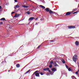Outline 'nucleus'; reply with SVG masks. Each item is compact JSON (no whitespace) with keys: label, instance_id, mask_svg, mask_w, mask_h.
<instances>
[{"label":"nucleus","instance_id":"nucleus-1","mask_svg":"<svg viewBox=\"0 0 79 79\" xmlns=\"http://www.w3.org/2000/svg\"><path fill=\"white\" fill-rule=\"evenodd\" d=\"M46 11L47 12H49L50 15H56V12L52 11L49 8H46L45 9Z\"/></svg>","mask_w":79,"mask_h":79},{"label":"nucleus","instance_id":"nucleus-2","mask_svg":"<svg viewBox=\"0 0 79 79\" xmlns=\"http://www.w3.org/2000/svg\"><path fill=\"white\" fill-rule=\"evenodd\" d=\"M73 61H74L75 63H76V61L77 60V56L76 54L75 55L73 56Z\"/></svg>","mask_w":79,"mask_h":79},{"label":"nucleus","instance_id":"nucleus-3","mask_svg":"<svg viewBox=\"0 0 79 79\" xmlns=\"http://www.w3.org/2000/svg\"><path fill=\"white\" fill-rule=\"evenodd\" d=\"M12 27L11 25L10 24H7L6 25V29L8 31L9 30H10L11 29Z\"/></svg>","mask_w":79,"mask_h":79},{"label":"nucleus","instance_id":"nucleus-4","mask_svg":"<svg viewBox=\"0 0 79 79\" xmlns=\"http://www.w3.org/2000/svg\"><path fill=\"white\" fill-rule=\"evenodd\" d=\"M69 29H74L76 28V27L73 26H69L68 27Z\"/></svg>","mask_w":79,"mask_h":79},{"label":"nucleus","instance_id":"nucleus-5","mask_svg":"<svg viewBox=\"0 0 79 79\" xmlns=\"http://www.w3.org/2000/svg\"><path fill=\"white\" fill-rule=\"evenodd\" d=\"M73 13V11L68 12H67L65 14V16H68V15H70L71 13Z\"/></svg>","mask_w":79,"mask_h":79},{"label":"nucleus","instance_id":"nucleus-6","mask_svg":"<svg viewBox=\"0 0 79 79\" xmlns=\"http://www.w3.org/2000/svg\"><path fill=\"white\" fill-rule=\"evenodd\" d=\"M53 64L54 65L55 67H56L58 66L59 67V65L58 64H56V61L54 62Z\"/></svg>","mask_w":79,"mask_h":79},{"label":"nucleus","instance_id":"nucleus-7","mask_svg":"<svg viewBox=\"0 0 79 79\" xmlns=\"http://www.w3.org/2000/svg\"><path fill=\"white\" fill-rule=\"evenodd\" d=\"M19 15H20V14H15V15L14 16V18H17V17H18V16H19Z\"/></svg>","mask_w":79,"mask_h":79},{"label":"nucleus","instance_id":"nucleus-8","mask_svg":"<svg viewBox=\"0 0 79 79\" xmlns=\"http://www.w3.org/2000/svg\"><path fill=\"white\" fill-rule=\"evenodd\" d=\"M35 76L36 77H39L40 76L39 75V73H35Z\"/></svg>","mask_w":79,"mask_h":79},{"label":"nucleus","instance_id":"nucleus-9","mask_svg":"<svg viewBox=\"0 0 79 79\" xmlns=\"http://www.w3.org/2000/svg\"><path fill=\"white\" fill-rule=\"evenodd\" d=\"M52 71H54V72H55V71H56V69L55 68H53L52 69Z\"/></svg>","mask_w":79,"mask_h":79},{"label":"nucleus","instance_id":"nucleus-10","mask_svg":"<svg viewBox=\"0 0 79 79\" xmlns=\"http://www.w3.org/2000/svg\"><path fill=\"white\" fill-rule=\"evenodd\" d=\"M34 18V17H31L28 20L29 21H31L32 20H33Z\"/></svg>","mask_w":79,"mask_h":79},{"label":"nucleus","instance_id":"nucleus-11","mask_svg":"<svg viewBox=\"0 0 79 79\" xmlns=\"http://www.w3.org/2000/svg\"><path fill=\"white\" fill-rule=\"evenodd\" d=\"M16 67L17 68H19L20 67V65H19V64H18L16 65Z\"/></svg>","mask_w":79,"mask_h":79},{"label":"nucleus","instance_id":"nucleus-12","mask_svg":"<svg viewBox=\"0 0 79 79\" xmlns=\"http://www.w3.org/2000/svg\"><path fill=\"white\" fill-rule=\"evenodd\" d=\"M75 44L77 46H78V45H79V42H78V41H76L75 42Z\"/></svg>","mask_w":79,"mask_h":79},{"label":"nucleus","instance_id":"nucleus-13","mask_svg":"<svg viewBox=\"0 0 79 79\" xmlns=\"http://www.w3.org/2000/svg\"><path fill=\"white\" fill-rule=\"evenodd\" d=\"M26 13H27L28 15H30L31 14V11L29 10H28L27 12H26Z\"/></svg>","mask_w":79,"mask_h":79},{"label":"nucleus","instance_id":"nucleus-14","mask_svg":"<svg viewBox=\"0 0 79 79\" xmlns=\"http://www.w3.org/2000/svg\"><path fill=\"white\" fill-rule=\"evenodd\" d=\"M40 7H41V8H43V9H45V7L42 5H40Z\"/></svg>","mask_w":79,"mask_h":79},{"label":"nucleus","instance_id":"nucleus-15","mask_svg":"<svg viewBox=\"0 0 79 79\" xmlns=\"http://www.w3.org/2000/svg\"><path fill=\"white\" fill-rule=\"evenodd\" d=\"M49 69V68H45L43 69L44 71H47Z\"/></svg>","mask_w":79,"mask_h":79},{"label":"nucleus","instance_id":"nucleus-16","mask_svg":"<svg viewBox=\"0 0 79 79\" xmlns=\"http://www.w3.org/2000/svg\"><path fill=\"white\" fill-rule=\"evenodd\" d=\"M22 7H24V8H28L29 6H27L25 5L22 6Z\"/></svg>","mask_w":79,"mask_h":79},{"label":"nucleus","instance_id":"nucleus-17","mask_svg":"<svg viewBox=\"0 0 79 79\" xmlns=\"http://www.w3.org/2000/svg\"><path fill=\"white\" fill-rule=\"evenodd\" d=\"M0 20H3V21H6V19L5 18H2L0 19Z\"/></svg>","mask_w":79,"mask_h":79},{"label":"nucleus","instance_id":"nucleus-18","mask_svg":"<svg viewBox=\"0 0 79 79\" xmlns=\"http://www.w3.org/2000/svg\"><path fill=\"white\" fill-rule=\"evenodd\" d=\"M43 44H40L39 46H38L37 48H40V47Z\"/></svg>","mask_w":79,"mask_h":79},{"label":"nucleus","instance_id":"nucleus-19","mask_svg":"<svg viewBox=\"0 0 79 79\" xmlns=\"http://www.w3.org/2000/svg\"><path fill=\"white\" fill-rule=\"evenodd\" d=\"M30 70H29L28 71H27L25 73H24V74H26L27 73H28L29 72V71H30Z\"/></svg>","mask_w":79,"mask_h":79},{"label":"nucleus","instance_id":"nucleus-20","mask_svg":"<svg viewBox=\"0 0 79 79\" xmlns=\"http://www.w3.org/2000/svg\"><path fill=\"white\" fill-rule=\"evenodd\" d=\"M52 66L53 65H52V64H51L49 66V67L50 68H52Z\"/></svg>","mask_w":79,"mask_h":79},{"label":"nucleus","instance_id":"nucleus-21","mask_svg":"<svg viewBox=\"0 0 79 79\" xmlns=\"http://www.w3.org/2000/svg\"><path fill=\"white\" fill-rule=\"evenodd\" d=\"M62 63H64V64L65 63V60L64 59L62 60Z\"/></svg>","mask_w":79,"mask_h":79},{"label":"nucleus","instance_id":"nucleus-22","mask_svg":"<svg viewBox=\"0 0 79 79\" xmlns=\"http://www.w3.org/2000/svg\"><path fill=\"white\" fill-rule=\"evenodd\" d=\"M53 61L52 60L50 63V64H53Z\"/></svg>","mask_w":79,"mask_h":79},{"label":"nucleus","instance_id":"nucleus-23","mask_svg":"<svg viewBox=\"0 0 79 79\" xmlns=\"http://www.w3.org/2000/svg\"><path fill=\"white\" fill-rule=\"evenodd\" d=\"M17 8H19V5H17L15 6Z\"/></svg>","mask_w":79,"mask_h":79},{"label":"nucleus","instance_id":"nucleus-24","mask_svg":"<svg viewBox=\"0 0 79 79\" xmlns=\"http://www.w3.org/2000/svg\"><path fill=\"white\" fill-rule=\"evenodd\" d=\"M68 70L69 71H71V68H69V69H68Z\"/></svg>","mask_w":79,"mask_h":79},{"label":"nucleus","instance_id":"nucleus-25","mask_svg":"<svg viewBox=\"0 0 79 79\" xmlns=\"http://www.w3.org/2000/svg\"><path fill=\"white\" fill-rule=\"evenodd\" d=\"M76 10H77V9H75L73 10V11H76Z\"/></svg>","mask_w":79,"mask_h":79},{"label":"nucleus","instance_id":"nucleus-26","mask_svg":"<svg viewBox=\"0 0 79 79\" xmlns=\"http://www.w3.org/2000/svg\"><path fill=\"white\" fill-rule=\"evenodd\" d=\"M49 73H52V72H51L50 70H49V69L48 70Z\"/></svg>","mask_w":79,"mask_h":79},{"label":"nucleus","instance_id":"nucleus-27","mask_svg":"<svg viewBox=\"0 0 79 79\" xmlns=\"http://www.w3.org/2000/svg\"><path fill=\"white\" fill-rule=\"evenodd\" d=\"M54 40H51L50 41V42H53V41H54Z\"/></svg>","mask_w":79,"mask_h":79},{"label":"nucleus","instance_id":"nucleus-28","mask_svg":"<svg viewBox=\"0 0 79 79\" xmlns=\"http://www.w3.org/2000/svg\"><path fill=\"white\" fill-rule=\"evenodd\" d=\"M66 68H67V69H68V67H69L67 65H66Z\"/></svg>","mask_w":79,"mask_h":79},{"label":"nucleus","instance_id":"nucleus-29","mask_svg":"<svg viewBox=\"0 0 79 79\" xmlns=\"http://www.w3.org/2000/svg\"><path fill=\"white\" fill-rule=\"evenodd\" d=\"M3 24V23L2 22H0V25H2Z\"/></svg>","mask_w":79,"mask_h":79},{"label":"nucleus","instance_id":"nucleus-30","mask_svg":"<svg viewBox=\"0 0 79 79\" xmlns=\"http://www.w3.org/2000/svg\"><path fill=\"white\" fill-rule=\"evenodd\" d=\"M40 74L41 75H44V74H43V73L42 72H41Z\"/></svg>","mask_w":79,"mask_h":79},{"label":"nucleus","instance_id":"nucleus-31","mask_svg":"<svg viewBox=\"0 0 79 79\" xmlns=\"http://www.w3.org/2000/svg\"><path fill=\"white\" fill-rule=\"evenodd\" d=\"M77 13V11H76V12H75L73 13V14H76V13Z\"/></svg>","mask_w":79,"mask_h":79},{"label":"nucleus","instance_id":"nucleus-32","mask_svg":"<svg viewBox=\"0 0 79 79\" xmlns=\"http://www.w3.org/2000/svg\"><path fill=\"white\" fill-rule=\"evenodd\" d=\"M38 72V71H36L35 72H34V73H33V74H35V73H36Z\"/></svg>","mask_w":79,"mask_h":79},{"label":"nucleus","instance_id":"nucleus-33","mask_svg":"<svg viewBox=\"0 0 79 79\" xmlns=\"http://www.w3.org/2000/svg\"><path fill=\"white\" fill-rule=\"evenodd\" d=\"M75 73H76V74H78V71L76 72Z\"/></svg>","mask_w":79,"mask_h":79},{"label":"nucleus","instance_id":"nucleus-34","mask_svg":"<svg viewBox=\"0 0 79 79\" xmlns=\"http://www.w3.org/2000/svg\"><path fill=\"white\" fill-rule=\"evenodd\" d=\"M15 2H18V1L17 0H15Z\"/></svg>","mask_w":79,"mask_h":79},{"label":"nucleus","instance_id":"nucleus-35","mask_svg":"<svg viewBox=\"0 0 79 79\" xmlns=\"http://www.w3.org/2000/svg\"><path fill=\"white\" fill-rule=\"evenodd\" d=\"M14 13H15V12H13L11 13V14L12 15V14H13Z\"/></svg>","mask_w":79,"mask_h":79},{"label":"nucleus","instance_id":"nucleus-36","mask_svg":"<svg viewBox=\"0 0 79 79\" xmlns=\"http://www.w3.org/2000/svg\"><path fill=\"white\" fill-rule=\"evenodd\" d=\"M0 9H2V6H0Z\"/></svg>","mask_w":79,"mask_h":79},{"label":"nucleus","instance_id":"nucleus-37","mask_svg":"<svg viewBox=\"0 0 79 79\" xmlns=\"http://www.w3.org/2000/svg\"><path fill=\"white\" fill-rule=\"evenodd\" d=\"M37 19H38V18H37L35 19V20H37Z\"/></svg>","mask_w":79,"mask_h":79},{"label":"nucleus","instance_id":"nucleus-38","mask_svg":"<svg viewBox=\"0 0 79 79\" xmlns=\"http://www.w3.org/2000/svg\"><path fill=\"white\" fill-rule=\"evenodd\" d=\"M16 6H15V7H14V8H15V9H16Z\"/></svg>","mask_w":79,"mask_h":79},{"label":"nucleus","instance_id":"nucleus-39","mask_svg":"<svg viewBox=\"0 0 79 79\" xmlns=\"http://www.w3.org/2000/svg\"><path fill=\"white\" fill-rule=\"evenodd\" d=\"M37 24H37V23H35V25H37Z\"/></svg>","mask_w":79,"mask_h":79},{"label":"nucleus","instance_id":"nucleus-40","mask_svg":"<svg viewBox=\"0 0 79 79\" xmlns=\"http://www.w3.org/2000/svg\"><path fill=\"white\" fill-rule=\"evenodd\" d=\"M78 72H79V69H78Z\"/></svg>","mask_w":79,"mask_h":79},{"label":"nucleus","instance_id":"nucleus-41","mask_svg":"<svg viewBox=\"0 0 79 79\" xmlns=\"http://www.w3.org/2000/svg\"><path fill=\"white\" fill-rule=\"evenodd\" d=\"M8 72H10V70H8Z\"/></svg>","mask_w":79,"mask_h":79},{"label":"nucleus","instance_id":"nucleus-42","mask_svg":"<svg viewBox=\"0 0 79 79\" xmlns=\"http://www.w3.org/2000/svg\"><path fill=\"white\" fill-rule=\"evenodd\" d=\"M72 77H74V76H72Z\"/></svg>","mask_w":79,"mask_h":79},{"label":"nucleus","instance_id":"nucleus-43","mask_svg":"<svg viewBox=\"0 0 79 79\" xmlns=\"http://www.w3.org/2000/svg\"><path fill=\"white\" fill-rule=\"evenodd\" d=\"M43 43H43L42 44H43Z\"/></svg>","mask_w":79,"mask_h":79},{"label":"nucleus","instance_id":"nucleus-44","mask_svg":"<svg viewBox=\"0 0 79 79\" xmlns=\"http://www.w3.org/2000/svg\"><path fill=\"white\" fill-rule=\"evenodd\" d=\"M53 16V15H52V16Z\"/></svg>","mask_w":79,"mask_h":79}]
</instances>
